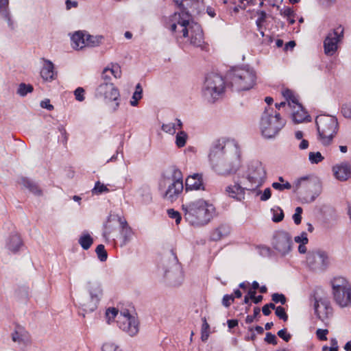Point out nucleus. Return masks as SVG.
Masks as SVG:
<instances>
[{
  "instance_id": "f257e3e1",
  "label": "nucleus",
  "mask_w": 351,
  "mask_h": 351,
  "mask_svg": "<svg viewBox=\"0 0 351 351\" xmlns=\"http://www.w3.org/2000/svg\"><path fill=\"white\" fill-rule=\"evenodd\" d=\"M234 153L226 155V141L224 138L213 141L208 155L212 168L218 174L228 175L235 173L240 166V154L236 144Z\"/></svg>"
},
{
  "instance_id": "f03ea898",
  "label": "nucleus",
  "mask_w": 351,
  "mask_h": 351,
  "mask_svg": "<svg viewBox=\"0 0 351 351\" xmlns=\"http://www.w3.org/2000/svg\"><path fill=\"white\" fill-rule=\"evenodd\" d=\"M184 219L191 226L200 227L206 225L213 218L215 208L203 199L182 205Z\"/></svg>"
},
{
  "instance_id": "7ed1b4c3",
  "label": "nucleus",
  "mask_w": 351,
  "mask_h": 351,
  "mask_svg": "<svg viewBox=\"0 0 351 351\" xmlns=\"http://www.w3.org/2000/svg\"><path fill=\"white\" fill-rule=\"evenodd\" d=\"M285 125L280 113L271 108H265L261 119L260 127L263 136L267 138H274Z\"/></svg>"
},
{
  "instance_id": "20e7f679",
  "label": "nucleus",
  "mask_w": 351,
  "mask_h": 351,
  "mask_svg": "<svg viewBox=\"0 0 351 351\" xmlns=\"http://www.w3.org/2000/svg\"><path fill=\"white\" fill-rule=\"evenodd\" d=\"M315 123L322 143L325 146L330 145L338 130L337 118L329 115L317 116Z\"/></svg>"
},
{
  "instance_id": "39448f33",
  "label": "nucleus",
  "mask_w": 351,
  "mask_h": 351,
  "mask_svg": "<svg viewBox=\"0 0 351 351\" xmlns=\"http://www.w3.org/2000/svg\"><path fill=\"white\" fill-rule=\"evenodd\" d=\"M335 302L341 307L351 305V283L345 278L337 276L330 281Z\"/></svg>"
},
{
  "instance_id": "423d86ee",
  "label": "nucleus",
  "mask_w": 351,
  "mask_h": 351,
  "mask_svg": "<svg viewBox=\"0 0 351 351\" xmlns=\"http://www.w3.org/2000/svg\"><path fill=\"white\" fill-rule=\"evenodd\" d=\"M256 75L250 68H237L231 73V84L237 91L248 90L254 87Z\"/></svg>"
},
{
  "instance_id": "0eeeda50",
  "label": "nucleus",
  "mask_w": 351,
  "mask_h": 351,
  "mask_svg": "<svg viewBox=\"0 0 351 351\" xmlns=\"http://www.w3.org/2000/svg\"><path fill=\"white\" fill-rule=\"evenodd\" d=\"M224 80L223 77L216 73H210L206 76L202 88L203 95L210 103H214L218 97L223 93Z\"/></svg>"
},
{
  "instance_id": "6e6552de",
  "label": "nucleus",
  "mask_w": 351,
  "mask_h": 351,
  "mask_svg": "<svg viewBox=\"0 0 351 351\" xmlns=\"http://www.w3.org/2000/svg\"><path fill=\"white\" fill-rule=\"evenodd\" d=\"M200 0H186L183 6H177L180 12L173 14V20L176 21L182 27V37L188 36V25L191 19V12L197 10Z\"/></svg>"
},
{
  "instance_id": "1a4fd4ad",
  "label": "nucleus",
  "mask_w": 351,
  "mask_h": 351,
  "mask_svg": "<svg viewBox=\"0 0 351 351\" xmlns=\"http://www.w3.org/2000/svg\"><path fill=\"white\" fill-rule=\"evenodd\" d=\"M308 267L314 271H325L330 265V259L326 252L322 250L309 251L306 256Z\"/></svg>"
},
{
  "instance_id": "9d476101",
  "label": "nucleus",
  "mask_w": 351,
  "mask_h": 351,
  "mask_svg": "<svg viewBox=\"0 0 351 351\" xmlns=\"http://www.w3.org/2000/svg\"><path fill=\"white\" fill-rule=\"evenodd\" d=\"M245 175L247 180L252 184H255L256 188H258L264 183L267 173L261 162L252 160L247 165Z\"/></svg>"
},
{
  "instance_id": "9b49d317",
  "label": "nucleus",
  "mask_w": 351,
  "mask_h": 351,
  "mask_svg": "<svg viewBox=\"0 0 351 351\" xmlns=\"http://www.w3.org/2000/svg\"><path fill=\"white\" fill-rule=\"evenodd\" d=\"M272 247L281 256H286L292 249L293 241L289 232L284 230L276 231L273 236Z\"/></svg>"
},
{
  "instance_id": "f8f14e48",
  "label": "nucleus",
  "mask_w": 351,
  "mask_h": 351,
  "mask_svg": "<svg viewBox=\"0 0 351 351\" xmlns=\"http://www.w3.org/2000/svg\"><path fill=\"white\" fill-rule=\"evenodd\" d=\"M117 324L120 329L131 337L135 336L138 332V322L134 316L130 314L128 309L121 311Z\"/></svg>"
},
{
  "instance_id": "ddd939ff",
  "label": "nucleus",
  "mask_w": 351,
  "mask_h": 351,
  "mask_svg": "<svg viewBox=\"0 0 351 351\" xmlns=\"http://www.w3.org/2000/svg\"><path fill=\"white\" fill-rule=\"evenodd\" d=\"M343 27L339 25L327 34L324 41V53L332 56L337 50V44L343 37Z\"/></svg>"
},
{
  "instance_id": "4468645a",
  "label": "nucleus",
  "mask_w": 351,
  "mask_h": 351,
  "mask_svg": "<svg viewBox=\"0 0 351 351\" xmlns=\"http://www.w3.org/2000/svg\"><path fill=\"white\" fill-rule=\"evenodd\" d=\"M97 97H104L109 101H117L119 97V91L112 83L105 82L101 83L96 89Z\"/></svg>"
},
{
  "instance_id": "2eb2a0df",
  "label": "nucleus",
  "mask_w": 351,
  "mask_h": 351,
  "mask_svg": "<svg viewBox=\"0 0 351 351\" xmlns=\"http://www.w3.org/2000/svg\"><path fill=\"white\" fill-rule=\"evenodd\" d=\"M164 276L172 286H178L182 283V274L176 256H174V263L169 269H165Z\"/></svg>"
},
{
  "instance_id": "dca6fc26",
  "label": "nucleus",
  "mask_w": 351,
  "mask_h": 351,
  "mask_svg": "<svg viewBox=\"0 0 351 351\" xmlns=\"http://www.w3.org/2000/svg\"><path fill=\"white\" fill-rule=\"evenodd\" d=\"M332 171L335 178L341 181H346L351 176V166L347 162L337 164L332 167Z\"/></svg>"
},
{
  "instance_id": "f3484780",
  "label": "nucleus",
  "mask_w": 351,
  "mask_h": 351,
  "mask_svg": "<svg viewBox=\"0 0 351 351\" xmlns=\"http://www.w3.org/2000/svg\"><path fill=\"white\" fill-rule=\"evenodd\" d=\"M99 300L93 296L82 295L78 298V302L82 310L86 313H92L95 311L99 305Z\"/></svg>"
},
{
  "instance_id": "a211bd4d",
  "label": "nucleus",
  "mask_w": 351,
  "mask_h": 351,
  "mask_svg": "<svg viewBox=\"0 0 351 351\" xmlns=\"http://www.w3.org/2000/svg\"><path fill=\"white\" fill-rule=\"evenodd\" d=\"M191 29V44L196 47H202L204 43V34L201 27L197 23L188 25V31Z\"/></svg>"
},
{
  "instance_id": "6ab92c4d",
  "label": "nucleus",
  "mask_w": 351,
  "mask_h": 351,
  "mask_svg": "<svg viewBox=\"0 0 351 351\" xmlns=\"http://www.w3.org/2000/svg\"><path fill=\"white\" fill-rule=\"evenodd\" d=\"M185 190H204L202 174L194 173L189 176L185 181Z\"/></svg>"
},
{
  "instance_id": "aec40b11",
  "label": "nucleus",
  "mask_w": 351,
  "mask_h": 351,
  "mask_svg": "<svg viewBox=\"0 0 351 351\" xmlns=\"http://www.w3.org/2000/svg\"><path fill=\"white\" fill-rule=\"evenodd\" d=\"M40 76L45 81L47 82H51L56 78L57 73L54 71V65L50 60H45L44 65L40 71Z\"/></svg>"
},
{
  "instance_id": "412c9836",
  "label": "nucleus",
  "mask_w": 351,
  "mask_h": 351,
  "mask_svg": "<svg viewBox=\"0 0 351 351\" xmlns=\"http://www.w3.org/2000/svg\"><path fill=\"white\" fill-rule=\"evenodd\" d=\"M87 292L90 295L101 300L103 295V289L100 282L96 280H89L86 285Z\"/></svg>"
},
{
  "instance_id": "4be33fe9",
  "label": "nucleus",
  "mask_w": 351,
  "mask_h": 351,
  "mask_svg": "<svg viewBox=\"0 0 351 351\" xmlns=\"http://www.w3.org/2000/svg\"><path fill=\"white\" fill-rule=\"evenodd\" d=\"M12 339L14 342L27 344L29 342V335L23 327L17 326L12 334Z\"/></svg>"
},
{
  "instance_id": "5701e85b",
  "label": "nucleus",
  "mask_w": 351,
  "mask_h": 351,
  "mask_svg": "<svg viewBox=\"0 0 351 351\" xmlns=\"http://www.w3.org/2000/svg\"><path fill=\"white\" fill-rule=\"evenodd\" d=\"M245 188H243L239 184L237 183L233 186H227L226 192L230 197L241 200L245 197Z\"/></svg>"
},
{
  "instance_id": "b1692460",
  "label": "nucleus",
  "mask_w": 351,
  "mask_h": 351,
  "mask_svg": "<svg viewBox=\"0 0 351 351\" xmlns=\"http://www.w3.org/2000/svg\"><path fill=\"white\" fill-rule=\"evenodd\" d=\"M120 228V234L122 238L121 246H124L131 241L134 232L128 224L127 221H123Z\"/></svg>"
},
{
  "instance_id": "393cba45",
  "label": "nucleus",
  "mask_w": 351,
  "mask_h": 351,
  "mask_svg": "<svg viewBox=\"0 0 351 351\" xmlns=\"http://www.w3.org/2000/svg\"><path fill=\"white\" fill-rule=\"evenodd\" d=\"M175 189L172 186L171 182L169 184L167 189L162 193V197L170 202L176 201L183 191L184 185H181L180 190H178V191H176Z\"/></svg>"
},
{
  "instance_id": "a878e982",
  "label": "nucleus",
  "mask_w": 351,
  "mask_h": 351,
  "mask_svg": "<svg viewBox=\"0 0 351 351\" xmlns=\"http://www.w3.org/2000/svg\"><path fill=\"white\" fill-rule=\"evenodd\" d=\"M123 221H126L123 217H121L119 215L112 214L110 213L108 217V219L106 223L104 225V228L106 230L104 232V237H106L108 235L110 234L113 229V226L111 224L112 222L119 223V226H121V222Z\"/></svg>"
},
{
  "instance_id": "bb28decb",
  "label": "nucleus",
  "mask_w": 351,
  "mask_h": 351,
  "mask_svg": "<svg viewBox=\"0 0 351 351\" xmlns=\"http://www.w3.org/2000/svg\"><path fill=\"white\" fill-rule=\"evenodd\" d=\"M230 232V227L226 224H221L215 229L210 234L212 241H219L222 238L227 237Z\"/></svg>"
},
{
  "instance_id": "cd10ccee",
  "label": "nucleus",
  "mask_w": 351,
  "mask_h": 351,
  "mask_svg": "<svg viewBox=\"0 0 351 351\" xmlns=\"http://www.w3.org/2000/svg\"><path fill=\"white\" fill-rule=\"evenodd\" d=\"M22 245L23 242L21 237L17 234L11 235L7 243V247L8 250L13 253L17 252Z\"/></svg>"
},
{
  "instance_id": "c85d7f7f",
  "label": "nucleus",
  "mask_w": 351,
  "mask_h": 351,
  "mask_svg": "<svg viewBox=\"0 0 351 351\" xmlns=\"http://www.w3.org/2000/svg\"><path fill=\"white\" fill-rule=\"evenodd\" d=\"M86 36L82 31L75 32L71 36L74 49H82L86 46Z\"/></svg>"
},
{
  "instance_id": "c756f323",
  "label": "nucleus",
  "mask_w": 351,
  "mask_h": 351,
  "mask_svg": "<svg viewBox=\"0 0 351 351\" xmlns=\"http://www.w3.org/2000/svg\"><path fill=\"white\" fill-rule=\"evenodd\" d=\"M330 302L329 300L326 298H315V313L319 319H323V317L321 315V311L319 310L320 306H322L323 308L328 306V311H330Z\"/></svg>"
},
{
  "instance_id": "7c9ffc66",
  "label": "nucleus",
  "mask_w": 351,
  "mask_h": 351,
  "mask_svg": "<svg viewBox=\"0 0 351 351\" xmlns=\"http://www.w3.org/2000/svg\"><path fill=\"white\" fill-rule=\"evenodd\" d=\"M21 184L27 189H29L30 192L34 193L36 195H41L42 191L39 189L38 184L30 179L23 177L21 178Z\"/></svg>"
},
{
  "instance_id": "2f4dec72",
  "label": "nucleus",
  "mask_w": 351,
  "mask_h": 351,
  "mask_svg": "<svg viewBox=\"0 0 351 351\" xmlns=\"http://www.w3.org/2000/svg\"><path fill=\"white\" fill-rule=\"evenodd\" d=\"M181 185H183L182 172L178 169H174L172 174V186L176 188V191H178V190H180Z\"/></svg>"
},
{
  "instance_id": "473e14b6",
  "label": "nucleus",
  "mask_w": 351,
  "mask_h": 351,
  "mask_svg": "<svg viewBox=\"0 0 351 351\" xmlns=\"http://www.w3.org/2000/svg\"><path fill=\"white\" fill-rule=\"evenodd\" d=\"M104 37L101 35H90L86 34V46L95 47L99 46L101 43H102Z\"/></svg>"
},
{
  "instance_id": "72a5a7b5",
  "label": "nucleus",
  "mask_w": 351,
  "mask_h": 351,
  "mask_svg": "<svg viewBox=\"0 0 351 351\" xmlns=\"http://www.w3.org/2000/svg\"><path fill=\"white\" fill-rule=\"evenodd\" d=\"M9 0H0V14L8 21L9 25H11V19L8 10Z\"/></svg>"
},
{
  "instance_id": "f704fd0d",
  "label": "nucleus",
  "mask_w": 351,
  "mask_h": 351,
  "mask_svg": "<svg viewBox=\"0 0 351 351\" xmlns=\"http://www.w3.org/2000/svg\"><path fill=\"white\" fill-rule=\"evenodd\" d=\"M308 178H309L308 176H303V177H301V178H298V180H296L294 182V184H293V192L294 193L298 194L300 188L304 183H305V184H304L305 186L309 188L311 186V183L308 182Z\"/></svg>"
},
{
  "instance_id": "c9c22d12",
  "label": "nucleus",
  "mask_w": 351,
  "mask_h": 351,
  "mask_svg": "<svg viewBox=\"0 0 351 351\" xmlns=\"http://www.w3.org/2000/svg\"><path fill=\"white\" fill-rule=\"evenodd\" d=\"M78 242L84 250H87L93 243V239L90 235L87 233L82 234L80 237Z\"/></svg>"
},
{
  "instance_id": "e433bc0d",
  "label": "nucleus",
  "mask_w": 351,
  "mask_h": 351,
  "mask_svg": "<svg viewBox=\"0 0 351 351\" xmlns=\"http://www.w3.org/2000/svg\"><path fill=\"white\" fill-rule=\"evenodd\" d=\"M34 90V87L30 84L21 83L19 85L18 89L16 90V93L19 95L21 97H25L28 93H32Z\"/></svg>"
},
{
  "instance_id": "4c0bfd02",
  "label": "nucleus",
  "mask_w": 351,
  "mask_h": 351,
  "mask_svg": "<svg viewBox=\"0 0 351 351\" xmlns=\"http://www.w3.org/2000/svg\"><path fill=\"white\" fill-rule=\"evenodd\" d=\"M321 193V186L319 184L317 185V189L315 190V191L313 193V195L311 197L308 196H304V197H299L301 203L302 204H310L313 202L315 199L320 195Z\"/></svg>"
},
{
  "instance_id": "58836bf2",
  "label": "nucleus",
  "mask_w": 351,
  "mask_h": 351,
  "mask_svg": "<svg viewBox=\"0 0 351 351\" xmlns=\"http://www.w3.org/2000/svg\"><path fill=\"white\" fill-rule=\"evenodd\" d=\"M271 212L273 214L272 221L275 223L280 222L283 220L285 215L283 210L280 207L271 208Z\"/></svg>"
},
{
  "instance_id": "ea45409f",
  "label": "nucleus",
  "mask_w": 351,
  "mask_h": 351,
  "mask_svg": "<svg viewBox=\"0 0 351 351\" xmlns=\"http://www.w3.org/2000/svg\"><path fill=\"white\" fill-rule=\"evenodd\" d=\"M187 134L184 131H180L176 136V144L178 147H183L186 143Z\"/></svg>"
},
{
  "instance_id": "a19ab883",
  "label": "nucleus",
  "mask_w": 351,
  "mask_h": 351,
  "mask_svg": "<svg viewBox=\"0 0 351 351\" xmlns=\"http://www.w3.org/2000/svg\"><path fill=\"white\" fill-rule=\"evenodd\" d=\"M203 324L201 330V339L202 341H206L209 337L210 326L206 322V317L202 318Z\"/></svg>"
},
{
  "instance_id": "79ce46f5",
  "label": "nucleus",
  "mask_w": 351,
  "mask_h": 351,
  "mask_svg": "<svg viewBox=\"0 0 351 351\" xmlns=\"http://www.w3.org/2000/svg\"><path fill=\"white\" fill-rule=\"evenodd\" d=\"M282 95L287 101H291L293 104L298 105L300 108H302V105L298 103L297 98L294 96L293 93L291 90L286 89L283 90Z\"/></svg>"
},
{
  "instance_id": "37998d69",
  "label": "nucleus",
  "mask_w": 351,
  "mask_h": 351,
  "mask_svg": "<svg viewBox=\"0 0 351 351\" xmlns=\"http://www.w3.org/2000/svg\"><path fill=\"white\" fill-rule=\"evenodd\" d=\"M308 117L307 112L302 108L301 111H298L293 114V121L295 123H300L304 121Z\"/></svg>"
},
{
  "instance_id": "c03bdc74",
  "label": "nucleus",
  "mask_w": 351,
  "mask_h": 351,
  "mask_svg": "<svg viewBox=\"0 0 351 351\" xmlns=\"http://www.w3.org/2000/svg\"><path fill=\"white\" fill-rule=\"evenodd\" d=\"M256 14L258 15V18L256 21V25L258 30L261 31L263 29V24L265 22L267 14L264 10H258Z\"/></svg>"
},
{
  "instance_id": "a18cd8bd",
  "label": "nucleus",
  "mask_w": 351,
  "mask_h": 351,
  "mask_svg": "<svg viewBox=\"0 0 351 351\" xmlns=\"http://www.w3.org/2000/svg\"><path fill=\"white\" fill-rule=\"evenodd\" d=\"M95 252L100 261L104 262L106 261L108 258V253L105 250V247L104 245H98L95 249Z\"/></svg>"
},
{
  "instance_id": "49530a36",
  "label": "nucleus",
  "mask_w": 351,
  "mask_h": 351,
  "mask_svg": "<svg viewBox=\"0 0 351 351\" xmlns=\"http://www.w3.org/2000/svg\"><path fill=\"white\" fill-rule=\"evenodd\" d=\"M109 189L106 185L101 184L99 181L96 182L92 193L94 195H99L105 192H108Z\"/></svg>"
},
{
  "instance_id": "de8ad7c7",
  "label": "nucleus",
  "mask_w": 351,
  "mask_h": 351,
  "mask_svg": "<svg viewBox=\"0 0 351 351\" xmlns=\"http://www.w3.org/2000/svg\"><path fill=\"white\" fill-rule=\"evenodd\" d=\"M308 159L312 164H318L322 162L324 158L322 156L319 152H311L308 154Z\"/></svg>"
},
{
  "instance_id": "09e8293b",
  "label": "nucleus",
  "mask_w": 351,
  "mask_h": 351,
  "mask_svg": "<svg viewBox=\"0 0 351 351\" xmlns=\"http://www.w3.org/2000/svg\"><path fill=\"white\" fill-rule=\"evenodd\" d=\"M119 313V310L114 307H110L106 311V317L107 319V322L108 324L110 323L111 321L114 320L116 316Z\"/></svg>"
},
{
  "instance_id": "8fccbe9b",
  "label": "nucleus",
  "mask_w": 351,
  "mask_h": 351,
  "mask_svg": "<svg viewBox=\"0 0 351 351\" xmlns=\"http://www.w3.org/2000/svg\"><path fill=\"white\" fill-rule=\"evenodd\" d=\"M167 214L169 218L175 219L176 223L177 225H178L180 223L182 217L178 211L175 210L173 208H169L167 210Z\"/></svg>"
},
{
  "instance_id": "3c124183",
  "label": "nucleus",
  "mask_w": 351,
  "mask_h": 351,
  "mask_svg": "<svg viewBox=\"0 0 351 351\" xmlns=\"http://www.w3.org/2000/svg\"><path fill=\"white\" fill-rule=\"evenodd\" d=\"M256 195H261L260 199L263 202L268 200L271 196V190L270 188H266L263 192L261 190L256 191Z\"/></svg>"
},
{
  "instance_id": "603ef678",
  "label": "nucleus",
  "mask_w": 351,
  "mask_h": 351,
  "mask_svg": "<svg viewBox=\"0 0 351 351\" xmlns=\"http://www.w3.org/2000/svg\"><path fill=\"white\" fill-rule=\"evenodd\" d=\"M271 186L279 191H282L285 189H291L292 186L289 182H285L282 184L280 182H273Z\"/></svg>"
},
{
  "instance_id": "864d4df0",
  "label": "nucleus",
  "mask_w": 351,
  "mask_h": 351,
  "mask_svg": "<svg viewBox=\"0 0 351 351\" xmlns=\"http://www.w3.org/2000/svg\"><path fill=\"white\" fill-rule=\"evenodd\" d=\"M302 212L303 209L300 206L297 207L295 210V213L293 215L292 218L296 225L301 223Z\"/></svg>"
},
{
  "instance_id": "5fc2aeb1",
  "label": "nucleus",
  "mask_w": 351,
  "mask_h": 351,
  "mask_svg": "<svg viewBox=\"0 0 351 351\" xmlns=\"http://www.w3.org/2000/svg\"><path fill=\"white\" fill-rule=\"evenodd\" d=\"M275 313L279 319H282L285 322L287 321L288 315L286 313L285 309L284 307H282L281 306H277Z\"/></svg>"
},
{
  "instance_id": "6e6d98bb",
  "label": "nucleus",
  "mask_w": 351,
  "mask_h": 351,
  "mask_svg": "<svg viewBox=\"0 0 351 351\" xmlns=\"http://www.w3.org/2000/svg\"><path fill=\"white\" fill-rule=\"evenodd\" d=\"M271 300L275 303H280L281 304H285L287 302V298L285 295L282 293H273L271 295Z\"/></svg>"
},
{
  "instance_id": "4d7b16f0",
  "label": "nucleus",
  "mask_w": 351,
  "mask_h": 351,
  "mask_svg": "<svg viewBox=\"0 0 351 351\" xmlns=\"http://www.w3.org/2000/svg\"><path fill=\"white\" fill-rule=\"evenodd\" d=\"M111 68H109L108 71H110L111 73L116 78H120L121 75V67L118 64H111Z\"/></svg>"
},
{
  "instance_id": "13d9d810",
  "label": "nucleus",
  "mask_w": 351,
  "mask_h": 351,
  "mask_svg": "<svg viewBox=\"0 0 351 351\" xmlns=\"http://www.w3.org/2000/svg\"><path fill=\"white\" fill-rule=\"evenodd\" d=\"M341 113L346 118L351 119V103H346L342 105Z\"/></svg>"
},
{
  "instance_id": "bf43d9fd",
  "label": "nucleus",
  "mask_w": 351,
  "mask_h": 351,
  "mask_svg": "<svg viewBox=\"0 0 351 351\" xmlns=\"http://www.w3.org/2000/svg\"><path fill=\"white\" fill-rule=\"evenodd\" d=\"M234 301V296L233 294H226L224 295L222 298V305L224 306L226 308H228L232 302Z\"/></svg>"
},
{
  "instance_id": "052dcab7",
  "label": "nucleus",
  "mask_w": 351,
  "mask_h": 351,
  "mask_svg": "<svg viewBox=\"0 0 351 351\" xmlns=\"http://www.w3.org/2000/svg\"><path fill=\"white\" fill-rule=\"evenodd\" d=\"M256 291L250 289L247 292L248 295L250 296V299L253 301L254 304H259L263 299V295H259L258 296H256Z\"/></svg>"
},
{
  "instance_id": "680f3d73",
  "label": "nucleus",
  "mask_w": 351,
  "mask_h": 351,
  "mask_svg": "<svg viewBox=\"0 0 351 351\" xmlns=\"http://www.w3.org/2000/svg\"><path fill=\"white\" fill-rule=\"evenodd\" d=\"M162 130L167 133L173 134L176 132L177 128L175 123H171L167 124H162Z\"/></svg>"
},
{
  "instance_id": "e2e57ef3",
  "label": "nucleus",
  "mask_w": 351,
  "mask_h": 351,
  "mask_svg": "<svg viewBox=\"0 0 351 351\" xmlns=\"http://www.w3.org/2000/svg\"><path fill=\"white\" fill-rule=\"evenodd\" d=\"M265 341L267 343H269V344H271L274 346H275L278 343V340H277L276 335L272 334L271 332H269L266 333V335L265 337Z\"/></svg>"
},
{
  "instance_id": "0e129e2a",
  "label": "nucleus",
  "mask_w": 351,
  "mask_h": 351,
  "mask_svg": "<svg viewBox=\"0 0 351 351\" xmlns=\"http://www.w3.org/2000/svg\"><path fill=\"white\" fill-rule=\"evenodd\" d=\"M84 89L82 87L77 88L74 91V95L75 97V99L79 101H82L84 100Z\"/></svg>"
},
{
  "instance_id": "69168bd1",
  "label": "nucleus",
  "mask_w": 351,
  "mask_h": 351,
  "mask_svg": "<svg viewBox=\"0 0 351 351\" xmlns=\"http://www.w3.org/2000/svg\"><path fill=\"white\" fill-rule=\"evenodd\" d=\"M102 351H121V349L112 343H104L102 346Z\"/></svg>"
},
{
  "instance_id": "338daca9",
  "label": "nucleus",
  "mask_w": 351,
  "mask_h": 351,
  "mask_svg": "<svg viewBox=\"0 0 351 351\" xmlns=\"http://www.w3.org/2000/svg\"><path fill=\"white\" fill-rule=\"evenodd\" d=\"M277 335L279 337H280L281 339H282L284 341H285L286 342H288L289 341V340L291 339V335L289 334V333H287V328H283V329H281L278 332H277Z\"/></svg>"
},
{
  "instance_id": "774afa93",
  "label": "nucleus",
  "mask_w": 351,
  "mask_h": 351,
  "mask_svg": "<svg viewBox=\"0 0 351 351\" xmlns=\"http://www.w3.org/2000/svg\"><path fill=\"white\" fill-rule=\"evenodd\" d=\"M294 240L298 243L306 244L308 242L307 234L305 232H302L300 236H297L294 238Z\"/></svg>"
}]
</instances>
